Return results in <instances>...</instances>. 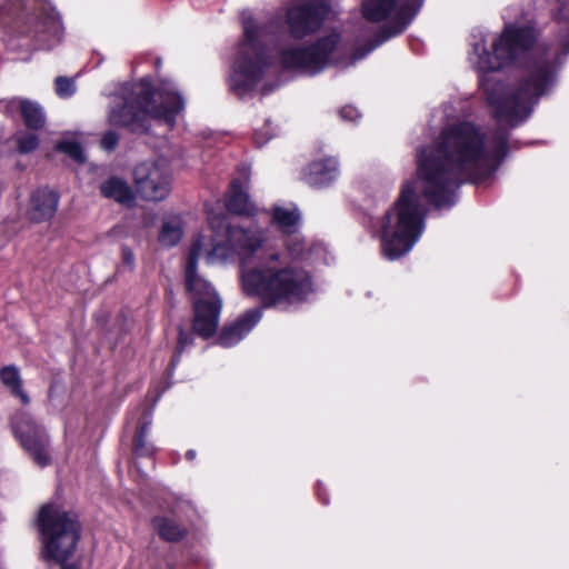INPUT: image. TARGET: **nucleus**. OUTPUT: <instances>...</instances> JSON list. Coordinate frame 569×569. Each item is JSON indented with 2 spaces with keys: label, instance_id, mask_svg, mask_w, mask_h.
<instances>
[{
  "label": "nucleus",
  "instance_id": "obj_1",
  "mask_svg": "<svg viewBox=\"0 0 569 569\" xmlns=\"http://www.w3.org/2000/svg\"><path fill=\"white\" fill-rule=\"evenodd\" d=\"M508 133L487 136L469 121L445 127L435 144L416 152V176L403 182L398 200L381 221L380 248L396 260L408 253L425 229V198L437 208L451 207L461 177L477 182L490 177L507 152Z\"/></svg>",
  "mask_w": 569,
  "mask_h": 569
},
{
  "label": "nucleus",
  "instance_id": "obj_2",
  "mask_svg": "<svg viewBox=\"0 0 569 569\" xmlns=\"http://www.w3.org/2000/svg\"><path fill=\"white\" fill-rule=\"evenodd\" d=\"M305 258V241L287 242V251L266 252L257 267L241 268V287L247 296L258 297L264 307L302 301L311 290L310 276L295 261Z\"/></svg>",
  "mask_w": 569,
  "mask_h": 569
},
{
  "label": "nucleus",
  "instance_id": "obj_3",
  "mask_svg": "<svg viewBox=\"0 0 569 569\" xmlns=\"http://www.w3.org/2000/svg\"><path fill=\"white\" fill-rule=\"evenodd\" d=\"M330 12L328 0H291L287 8L288 34L281 36L274 47L273 60L284 70L317 73L325 68L338 37L330 34L315 44L301 47L300 40L320 29Z\"/></svg>",
  "mask_w": 569,
  "mask_h": 569
},
{
  "label": "nucleus",
  "instance_id": "obj_4",
  "mask_svg": "<svg viewBox=\"0 0 569 569\" xmlns=\"http://www.w3.org/2000/svg\"><path fill=\"white\" fill-rule=\"evenodd\" d=\"M553 80V54L539 47L530 57L527 76L517 87L505 90L501 83L490 78H481L480 83L497 121L515 127L529 117L533 104L546 93Z\"/></svg>",
  "mask_w": 569,
  "mask_h": 569
},
{
  "label": "nucleus",
  "instance_id": "obj_5",
  "mask_svg": "<svg viewBox=\"0 0 569 569\" xmlns=\"http://www.w3.org/2000/svg\"><path fill=\"white\" fill-rule=\"evenodd\" d=\"M182 97L171 82H163L158 90L142 79L127 86L121 97H116L108 113V122L113 127H126L132 131L146 129L148 118L163 120L171 124L174 117L183 109Z\"/></svg>",
  "mask_w": 569,
  "mask_h": 569
},
{
  "label": "nucleus",
  "instance_id": "obj_6",
  "mask_svg": "<svg viewBox=\"0 0 569 569\" xmlns=\"http://www.w3.org/2000/svg\"><path fill=\"white\" fill-rule=\"evenodd\" d=\"M207 233H200L196 239L207 242L203 244L207 263L224 261L231 254H237L243 262L261 247L264 233L260 229H244L232 226L223 217H213L209 220Z\"/></svg>",
  "mask_w": 569,
  "mask_h": 569
},
{
  "label": "nucleus",
  "instance_id": "obj_7",
  "mask_svg": "<svg viewBox=\"0 0 569 569\" xmlns=\"http://www.w3.org/2000/svg\"><path fill=\"white\" fill-rule=\"evenodd\" d=\"M38 527L43 545L42 556L64 563L72 556L80 537L76 515L49 502L39 510Z\"/></svg>",
  "mask_w": 569,
  "mask_h": 569
},
{
  "label": "nucleus",
  "instance_id": "obj_8",
  "mask_svg": "<svg viewBox=\"0 0 569 569\" xmlns=\"http://www.w3.org/2000/svg\"><path fill=\"white\" fill-rule=\"evenodd\" d=\"M203 241L193 240L186 264V288L191 295L194 309L193 330L207 339L216 333L221 300L208 281L196 273L197 260L206 259Z\"/></svg>",
  "mask_w": 569,
  "mask_h": 569
},
{
  "label": "nucleus",
  "instance_id": "obj_9",
  "mask_svg": "<svg viewBox=\"0 0 569 569\" xmlns=\"http://www.w3.org/2000/svg\"><path fill=\"white\" fill-rule=\"evenodd\" d=\"M242 27L244 38L230 78L231 90L239 94L251 90L273 61L261 41L262 28L251 17H243Z\"/></svg>",
  "mask_w": 569,
  "mask_h": 569
},
{
  "label": "nucleus",
  "instance_id": "obj_10",
  "mask_svg": "<svg viewBox=\"0 0 569 569\" xmlns=\"http://www.w3.org/2000/svg\"><path fill=\"white\" fill-rule=\"evenodd\" d=\"M535 40L536 32L532 27L508 26L492 43V52L487 50L483 41L473 43L472 63L483 72L498 70L526 52Z\"/></svg>",
  "mask_w": 569,
  "mask_h": 569
},
{
  "label": "nucleus",
  "instance_id": "obj_11",
  "mask_svg": "<svg viewBox=\"0 0 569 569\" xmlns=\"http://www.w3.org/2000/svg\"><path fill=\"white\" fill-rule=\"evenodd\" d=\"M422 0H405L397 7V0H362V14L368 21L380 22L392 16L391 24L382 29V39L373 44L371 51L385 40L401 33L419 11Z\"/></svg>",
  "mask_w": 569,
  "mask_h": 569
},
{
  "label": "nucleus",
  "instance_id": "obj_12",
  "mask_svg": "<svg viewBox=\"0 0 569 569\" xmlns=\"http://www.w3.org/2000/svg\"><path fill=\"white\" fill-rule=\"evenodd\" d=\"M12 429L21 446L39 467L50 465L48 436L28 412L16 413L12 419Z\"/></svg>",
  "mask_w": 569,
  "mask_h": 569
},
{
  "label": "nucleus",
  "instance_id": "obj_13",
  "mask_svg": "<svg viewBox=\"0 0 569 569\" xmlns=\"http://www.w3.org/2000/svg\"><path fill=\"white\" fill-rule=\"evenodd\" d=\"M134 184L147 201H162L171 190L170 177L164 166L158 162H141L134 168Z\"/></svg>",
  "mask_w": 569,
  "mask_h": 569
},
{
  "label": "nucleus",
  "instance_id": "obj_14",
  "mask_svg": "<svg viewBox=\"0 0 569 569\" xmlns=\"http://www.w3.org/2000/svg\"><path fill=\"white\" fill-rule=\"evenodd\" d=\"M262 311L259 308L247 311L233 323L226 326L218 337V343L231 347L239 342L261 319Z\"/></svg>",
  "mask_w": 569,
  "mask_h": 569
},
{
  "label": "nucleus",
  "instance_id": "obj_15",
  "mask_svg": "<svg viewBox=\"0 0 569 569\" xmlns=\"http://www.w3.org/2000/svg\"><path fill=\"white\" fill-rule=\"evenodd\" d=\"M59 197L49 189L36 190L30 199L28 214L34 222L50 220L58 208Z\"/></svg>",
  "mask_w": 569,
  "mask_h": 569
},
{
  "label": "nucleus",
  "instance_id": "obj_16",
  "mask_svg": "<svg viewBox=\"0 0 569 569\" xmlns=\"http://www.w3.org/2000/svg\"><path fill=\"white\" fill-rule=\"evenodd\" d=\"M338 164L332 158L313 161L309 164L305 180L312 187H326L330 184L338 177Z\"/></svg>",
  "mask_w": 569,
  "mask_h": 569
},
{
  "label": "nucleus",
  "instance_id": "obj_17",
  "mask_svg": "<svg viewBox=\"0 0 569 569\" xmlns=\"http://www.w3.org/2000/svg\"><path fill=\"white\" fill-rule=\"evenodd\" d=\"M100 191L103 197L113 199L128 207L132 206L134 202V193L131 187L120 178H109L101 183Z\"/></svg>",
  "mask_w": 569,
  "mask_h": 569
},
{
  "label": "nucleus",
  "instance_id": "obj_18",
  "mask_svg": "<svg viewBox=\"0 0 569 569\" xmlns=\"http://www.w3.org/2000/svg\"><path fill=\"white\" fill-rule=\"evenodd\" d=\"M227 209L229 212L243 216L254 212V206L251 203L244 186L238 179L231 182Z\"/></svg>",
  "mask_w": 569,
  "mask_h": 569
},
{
  "label": "nucleus",
  "instance_id": "obj_19",
  "mask_svg": "<svg viewBox=\"0 0 569 569\" xmlns=\"http://www.w3.org/2000/svg\"><path fill=\"white\" fill-rule=\"evenodd\" d=\"M10 104L19 107L21 117L28 128L40 129L44 126L46 114L39 103L30 100H12Z\"/></svg>",
  "mask_w": 569,
  "mask_h": 569
},
{
  "label": "nucleus",
  "instance_id": "obj_20",
  "mask_svg": "<svg viewBox=\"0 0 569 569\" xmlns=\"http://www.w3.org/2000/svg\"><path fill=\"white\" fill-rule=\"evenodd\" d=\"M152 526L160 538L166 541H179L187 535V528L171 518L154 517Z\"/></svg>",
  "mask_w": 569,
  "mask_h": 569
},
{
  "label": "nucleus",
  "instance_id": "obj_21",
  "mask_svg": "<svg viewBox=\"0 0 569 569\" xmlns=\"http://www.w3.org/2000/svg\"><path fill=\"white\" fill-rule=\"evenodd\" d=\"M1 382L11 391V393L19 398L23 405H28L30 399L22 389V380L19 369L16 366H6L0 370Z\"/></svg>",
  "mask_w": 569,
  "mask_h": 569
},
{
  "label": "nucleus",
  "instance_id": "obj_22",
  "mask_svg": "<svg viewBox=\"0 0 569 569\" xmlns=\"http://www.w3.org/2000/svg\"><path fill=\"white\" fill-rule=\"evenodd\" d=\"M151 418L148 416L146 421L138 428L133 440V452L138 457H151L156 452L154 446L147 440Z\"/></svg>",
  "mask_w": 569,
  "mask_h": 569
},
{
  "label": "nucleus",
  "instance_id": "obj_23",
  "mask_svg": "<svg viewBox=\"0 0 569 569\" xmlns=\"http://www.w3.org/2000/svg\"><path fill=\"white\" fill-rule=\"evenodd\" d=\"M300 214L295 207H274L273 208V221L284 232H292L295 227L298 224Z\"/></svg>",
  "mask_w": 569,
  "mask_h": 569
},
{
  "label": "nucleus",
  "instance_id": "obj_24",
  "mask_svg": "<svg viewBox=\"0 0 569 569\" xmlns=\"http://www.w3.org/2000/svg\"><path fill=\"white\" fill-rule=\"evenodd\" d=\"M182 237V228L179 218H170L162 223L159 241L168 247L176 246Z\"/></svg>",
  "mask_w": 569,
  "mask_h": 569
},
{
  "label": "nucleus",
  "instance_id": "obj_25",
  "mask_svg": "<svg viewBox=\"0 0 569 569\" xmlns=\"http://www.w3.org/2000/svg\"><path fill=\"white\" fill-rule=\"evenodd\" d=\"M58 30V23L53 18H48L44 21L37 22V27L33 30H29L30 36L34 37L39 42L40 47L46 41L42 33L56 32Z\"/></svg>",
  "mask_w": 569,
  "mask_h": 569
},
{
  "label": "nucleus",
  "instance_id": "obj_26",
  "mask_svg": "<svg viewBox=\"0 0 569 569\" xmlns=\"http://www.w3.org/2000/svg\"><path fill=\"white\" fill-rule=\"evenodd\" d=\"M57 149L66 154H68L70 158H72L77 162H83L84 156L81 146L71 140H63L60 141L57 144Z\"/></svg>",
  "mask_w": 569,
  "mask_h": 569
},
{
  "label": "nucleus",
  "instance_id": "obj_27",
  "mask_svg": "<svg viewBox=\"0 0 569 569\" xmlns=\"http://www.w3.org/2000/svg\"><path fill=\"white\" fill-rule=\"evenodd\" d=\"M56 84V93L60 98H69L76 91L74 81L68 77H58L54 81Z\"/></svg>",
  "mask_w": 569,
  "mask_h": 569
},
{
  "label": "nucleus",
  "instance_id": "obj_28",
  "mask_svg": "<svg viewBox=\"0 0 569 569\" xmlns=\"http://www.w3.org/2000/svg\"><path fill=\"white\" fill-rule=\"evenodd\" d=\"M18 150L21 153H29L39 146V139L34 133H24L17 138Z\"/></svg>",
  "mask_w": 569,
  "mask_h": 569
},
{
  "label": "nucleus",
  "instance_id": "obj_29",
  "mask_svg": "<svg viewBox=\"0 0 569 569\" xmlns=\"http://www.w3.org/2000/svg\"><path fill=\"white\" fill-rule=\"evenodd\" d=\"M119 142V136L114 131H107L101 138V147L107 150H113Z\"/></svg>",
  "mask_w": 569,
  "mask_h": 569
},
{
  "label": "nucleus",
  "instance_id": "obj_30",
  "mask_svg": "<svg viewBox=\"0 0 569 569\" xmlns=\"http://www.w3.org/2000/svg\"><path fill=\"white\" fill-rule=\"evenodd\" d=\"M121 261L122 266L128 268L130 271L134 269L136 258L133 251L128 246L121 248Z\"/></svg>",
  "mask_w": 569,
  "mask_h": 569
},
{
  "label": "nucleus",
  "instance_id": "obj_31",
  "mask_svg": "<svg viewBox=\"0 0 569 569\" xmlns=\"http://www.w3.org/2000/svg\"><path fill=\"white\" fill-rule=\"evenodd\" d=\"M192 342V338L186 333L182 329L179 330V338L177 343L178 356Z\"/></svg>",
  "mask_w": 569,
  "mask_h": 569
},
{
  "label": "nucleus",
  "instance_id": "obj_32",
  "mask_svg": "<svg viewBox=\"0 0 569 569\" xmlns=\"http://www.w3.org/2000/svg\"><path fill=\"white\" fill-rule=\"evenodd\" d=\"M340 117L345 120L353 121L358 119L360 114L355 107L346 106L340 110Z\"/></svg>",
  "mask_w": 569,
  "mask_h": 569
},
{
  "label": "nucleus",
  "instance_id": "obj_33",
  "mask_svg": "<svg viewBox=\"0 0 569 569\" xmlns=\"http://www.w3.org/2000/svg\"><path fill=\"white\" fill-rule=\"evenodd\" d=\"M186 458H187L188 460H193V459L196 458V451H194V450H192V449L188 450V451L186 452Z\"/></svg>",
  "mask_w": 569,
  "mask_h": 569
},
{
  "label": "nucleus",
  "instance_id": "obj_34",
  "mask_svg": "<svg viewBox=\"0 0 569 569\" xmlns=\"http://www.w3.org/2000/svg\"><path fill=\"white\" fill-rule=\"evenodd\" d=\"M256 140H257V142H258L259 144H262V143H264L268 139L260 140V138H259V133L257 132V133H256Z\"/></svg>",
  "mask_w": 569,
  "mask_h": 569
},
{
  "label": "nucleus",
  "instance_id": "obj_35",
  "mask_svg": "<svg viewBox=\"0 0 569 569\" xmlns=\"http://www.w3.org/2000/svg\"><path fill=\"white\" fill-rule=\"evenodd\" d=\"M62 569H73L71 567L62 566Z\"/></svg>",
  "mask_w": 569,
  "mask_h": 569
}]
</instances>
